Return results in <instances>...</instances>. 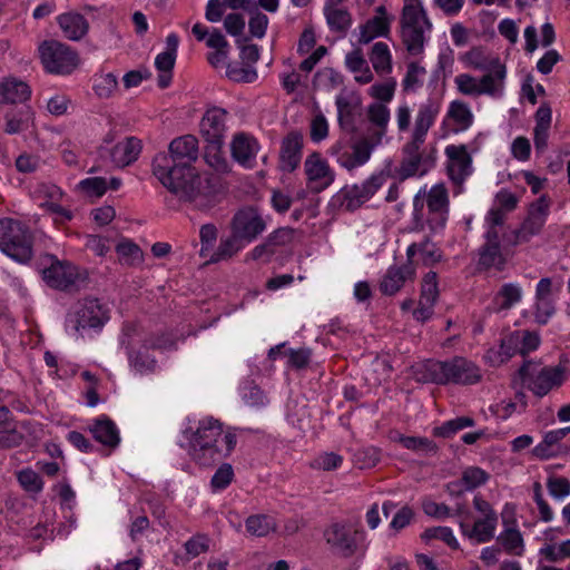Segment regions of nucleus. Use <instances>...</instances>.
<instances>
[{
    "instance_id": "nucleus-60",
    "label": "nucleus",
    "mask_w": 570,
    "mask_h": 570,
    "mask_svg": "<svg viewBox=\"0 0 570 570\" xmlns=\"http://www.w3.org/2000/svg\"><path fill=\"white\" fill-rule=\"evenodd\" d=\"M547 488L549 493L556 499H563L570 494V481L563 476L549 478Z\"/></svg>"
},
{
    "instance_id": "nucleus-30",
    "label": "nucleus",
    "mask_w": 570,
    "mask_h": 570,
    "mask_svg": "<svg viewBox=\"0 0 570 570\" xmlns=\"http://www.w3.org/2000/svg\"><path fill=\"white\" fill-rule=\"evenodd\" d=\"M463 535L476 543H485L494 538L498 518H479L470 527L465 521L459 522Z\"/></svg>"
},
{
    "instance_id": "nucleus-13",
    "label": "nucleus",
    "mask_w": 570,
    "mask_h": 570,
    "mask_svg": "<svg viewBox=\"0 0 570 570\" xmlns=\"http://www.w3.org/2000/svg\"><path fill=\"white\" fill-rule=\"evenodd\" d=\"M41 62L51 73L68 75L78 66V55L58 41H46L40 48Z\"/></svg>"
},
{
    "instance_id": "nucleus-14",
    "label": "nucleus",
    "mask_w": 570,
    "mask_h": 570,
    "mask_svg": "<svg viewBox=\"0 0 570 570\" xmlns=\"http://www.w3.org/2000/svg\"><path fill=\"white\" fill-rule=\"evenodd\" d=\"M50 265L42 269V278L46 284L60 291H77L86 277L78 267L66 261L50 257Z\"/></svg>"
},
{
    "instance_id": "nucleus-24",
    "label": "nucleus",
    "mask_w": 570,
    "mask_h": 570,
    "mask_svg": "<svg viewBox=\"0 0 570 570\" xmlns=\"http://www.w3.org/2000/svg\"><path fill=\"white\" fill-rule=\"evenodd\" d=\"M233 158L244 167H254L257 153L259 150L258 141L246 132H238L234 136L232 144Z\"/></svg>"
},
{
    "instance_id": "nucleus-20",
    "label": "nucleus",
    "mask_w": 570,
    "mask_h": 570,
    "mask_svg": "<svg viewBox=\"0 0 570 570\" xmlns=\"http://www.w3.org/2000/svg\"><path fill=\"white\" fill-rule=\"evenodd\" d=\"M386 180L387 175L381 171L372 175L362 184L346 188L344 193V205L346 209L353 212L360 208L376 194Z\"/></svg>"
},
{
    "instance_id": "nucleus-48",
    "label": "nucleus",
    "mask_w": 570,
    "mask_h": 570,
    "mask_svg": "<svg viewBox=\"0 0 570 570\" xmlns=\"http://www.w3.org/2000/svg\"><path fill=\"white\" fill-rule=\"evenodd\" d=\"M425 541L431 539H440L445 542L451 549H459L460 544L449 527H433L428 528L421 535Z\"/></svg>"
},
{
    "instance_id": "nucleus-56",
    "label": "nucleus",
    "mask_w": 570,
    "mask_h": 570,
    "mask_svg": "<svg viewBox=\"0 0 570 570\" xmlns=\"http://www.w3.org/2000/svg\"><path fill=\"white\" fill-rule=\"evenodd\" d=\"M563 432H560L559 430L549 431L544 434L543 441L539 443L533 452L538 458L546 459L551 455L549 452V449L557 444L559 441L564 439L562 436Z\"/></svg>"
},
{
    "instance_id": "nucleus-8",
    "label": "nucleus",
    "mask_w": 570,
    "mask_h": 570,
    "mask_svg": "<svg viewBox=\"0 0 570 570\" xmlns=\"http://www.w3.org/2000/svg\"><path fill=\"white\" fill-rule=\"evenodd\" d=\"M518 376L521 384L538 397H543L550 391L560 387L567 379L564 367L544 366L533 360L524 361Z\"/></svg>"
},
{
    "instance_id": "nucleus-34",
    "label": "nucleus",
    "mask_w": 570,
    "mask_h": 570,
    "mask_svg": "<svg viewBox=\"0 0 570 570\" xmlns=\"http://www.w3.org/2000/svg\"><path fill=\"white\" fill-rule=\"evenodd\" d=\"M518 205V198L508 190H500L495 196V205L488 212L484 223L485 226L491 225V218L498 215L500 217V228L505 229L504 223L507 214L514 210Z\"/></svg>"
},
{
    "instance_id": "nucleus-11",
    "label": "nucleus",
    "mask_w": 570,
    "mask_h": 570,
    "mask_svg": "<svg viewBox=\"0 0 570 570\" xmlns=\"http://www.w3.org/2000/svg\"><path fill=\"white\" fill-rule=\"evenodd\" d=\"M107 308L97 298H86L75 304L66 318L67 330L82 335L87 328H101L108 321Z\"/></svg>"
},
{
    "instance_id": "nucleus-49",
    "label": "nucleus",
    "mask_w": 570,
    "mask_h": 570,
    "mask_svg": "<svg viewBox=\"0 0 570 570\" xmlns=\"http://www.w3.org/2000/svg\"><path fill=\"white\" fill-rule=\"evenodd\" d=\"M342 463V455L335 452H323L311 462V468L321 471H334L337 470Z\"/></svg>"
},
{
    "instance_id": "nucleus-6",
    "label": "nucleus",
    "mask_w": 570,
    "mask_h": 570,
    "mask_svg": "<svg viewBox=\"0 0 570 570\" xmlns=\"http://www.w3.org/2000/svg\"><path fill=\"white\" fill-rule=\"evenodd\" d=\"M402 42L410 56L424 51L425 32L432 28L420 0H404L400 19Z\"/></svg>"
},
{
    "instance_id": "nucleus-43",
    "label": "nucleus",
    "mask_w": 570,
    "mask_h": 570,
    "mask_svg": "<svg viewBox=\"0 0 570 570\" xmlns=\"http://www.w3.org/2000/svg\"><path fill=\"white\" fill-rule=\"evenodd\" d=\"M474 425V420L469 416H459L453 420H449L433 429V434L440 438H452L459 431L471 428Z\"/></svg>"
},
{
    "instance_id": "nucleus-12",
    "label": "nucleus",
    "mask_w": 570,
    "mask_h": 570,
    "mask_svg": "<svg viewBox=\"0 0 570 570\" xmlns=\"http://www.w3.org/2000/svg\"><path fill=\"white\" fill-rule=\"evenodd\" d=\"M377 146V142L363 135L351 145L343 140L336 141L330 147L328 154L340 166L351 171L365 165Z\"/></svg>"
},
{
    "instance_id": "nucleus-58",
    "label": "nucleus",
    "mask_w": 570,
    "mask_h": 570,
    "mask_svg": "<svg viewBox=\"0 0 570 570\" xmlns=\"http://www.w3.org/2000/svg\"><path fill=\"white\" fill-rule=\"evenodd\" d=\"M24 435L16 428L0 430V450H10L20 446Z\"/></svg>"
},
{
    "instance_id": "nucleus-64",
    "label": "nucleus",
    "mask_w": 570,
    "mask_h": 570,
    "mask_svg": "<svg viewBox=\"0 0 570 570\" xmlns=\"http://www.w3.org/2000/svg\"><path fill=\"white\" fill-rule=\"evenodd\" d=\"M519 342L520 340L518 338L517 331L501 340L500 355L503 357L502 360H509L515 354H520Z\"/></svg>"
},
{
    "instance_id": "nucleus-62",
    "label": "nucleus",
    "mask_w": 570,
    "mask_h": 570,
    "mask_svg": "<svg viewBox=\"0 0 570 570\" xmlns=\"http://www.w3.org/2000/svg\"><path fill=\"white\" fill-rule=\"evenodd\" d=\"M311 139L314 142L324 140L328 135V124L324 115L318 114L314 116L311 121Z\"/></svg>"
},
{
    "instance_id": "nucleus-26",
    "label": "nucleus",
    "mask_w": 570,
    "mask_h": 570,
    "mask_svg": "<svg viewBox=\"0 0 570 570\" xmlns=\"http://www.w3.org/2000/svg\"><path fill=\"white\" fill-rule=\"evenodd\" d=\"M31 97L30 86L16 77L0 79V105L23 104Z\"/></svg>"
},
{
    "instance_id": "nucleus-55",
    "label": "nucleus",
    "mask_w": 570,
    "mask_h": 570,
    "mask_svg": "<svg viewBox=\"0 0 570 570\" xmlns=\"http://www.w3.org/2000/svg\"><path fill=\"white\" fill-rule=\"evenodd\" d=\"M79 187L89 196L101 197L107 191L108 184L102 177H91L81 180Z\"/></svg>"
},
{
    "instance_id": "nucleus-7",
    "label": "nucleus",
    "mask_w": 570,
    "mask_h": 570,
    "mask_svg": "<svg viewBox=\"0 0 570 570\" xmlns=\"http://www.w3.org/2000/svg\"><path fill=\"white\" fill-rule=\"evenodd\" d=\"M323 538L330 550L342 558H351L366 550V532L347 520L330 523L323 532Z\"/></svg>"
},
{
    "instance_id": "nucleus-1",
    "label": "nucleus",
    "mask_w": 570,
    "mask_h": 570,
    "mask_svg": "<svg viewBox=\"0 0 570 570\" xmlns=\"http://www.w3.org/2000/svg\"><path fill=\"white\" fill-rule=\"evenodd\" d=\"M198 156V139L194 135L177 137L170 141L168 153L154 157L153 175L180 202L208 212L219 203V184L217 178L196 171L194 163Z\"/></svg>"
},
{
    "instance_id": "nucleus-57",
    "label": "nucleus",
    "mask_w": 570,
    "mask_h": 570,
    "mask_svg": "<svg viewBox=\"0 0 570 570\" xmlns=\"http://www.w3.org/2000/svg\"><path fill=\"white\" fill-rule=\"evenodd\" d=\"M520 347V355L525 356L535 351L540 345V336L535 332L517 331Z\"/></svg>"
},
{
    "instance_id": "nucleus-42",
    "label": "nucleus",
    "mask_w": 570,
    "mask_h": 570,
    "mask_svg": "<svg viewBox=\"0 0 570 570\" xmlns=\"http://www.w3.org/2000/svg\"><path fill=\"white\" fill-rule=\"evenodd\" d=\"M448 116L459 126L460 130L468 129L473 122V115L469 106L460 100L451 102Z\"/></svg>"
},
{
    "instance_id": "nucleus-50",
    "label": "nucleus",
    "mask_w": 570,
    "mask_h": 570,
    "mask_svg": "<svg viewBox=\"0 0 570 570\" xmlns=\"http://www.w3.org/2000/svg\"><path fill=\"white\" fill-rule=\"evenodd\" d=\"M119 259L124 264L132 265L141 261L142 254L140 248L130 240L120 242L116 247Z\"/></svg>"
},
{
    "instance_id": "nucleus-41",
    "label": "nucleus",
    "mask_w": 570,
    "mask_h": 570,
    "mask_svg": "<svg viewBox=\"0 0 570 570\" xmlns=\"http://www.w3.org/2000/svg\"><path fill=\"white\" fill-rule=\"evenodd\" d=\"M336 108L338 124L343 129H354V114L357 107L347 96L340 95L336 97Z\"/></svg>"
},
{
    "instance_id": "nucleus-23",
    "label": "nucleus",
    "mask_w": 570,
    "mask_h": 570,
    "mask_svg": "<svg viewBox=\"0 0 570 570\" xmlns=\"http://www.w3.org/2000/svg\"><path fill=\"white\" fill-rule=\"evenodd\" d=\"M415 275V267L413 263H404L401 266H390L381 279L380 289L385 295L396 294L404 284L413 279Z\"/></svg>"
},
{
    "instance_id": "nucleus-35",
    "label": "nucleus",
    "mask_w": 570,
    "mask_h": 570,
    "mask_svg": "<svg viewBox=\"0 0 570 570\" xmlns=\"http://www.w3.org/2000/svg\"><path fill=\"white\" fill-rule=\"evenodd\" d=\"M58 23L65 36L73 41L80 40L88 31L86 18L79 13L69 12L58 17Z\"/></svg>"
},
{
    "instance_id": "nucleus-31",
    "label": "nucleus",
    "mask_w": 570,
    "mask_h": 570,
    "mask_svg": "<svg viewBox=\"0 0 570 570\" xmlns=\"http://www.w3.org/2000/svg\"><path fill=\"white\" fill-rule=\"evenodd\" d=\"M390 31V19L384 6L376 8V14L368 19L365 24L360 28L361 43H368L376 37H384Z\"/></svg>"
},
{
    "instance_id": "nucleus-45",
    "label": "nucleus",
    "mask_w": 570,
    "mask_h": 570,
    "mask_svg": "<svg viewBox=\"0 0 570 570\" xmlns=\"http://www.w3.org/2000/svg\"><path fill=\"white\" fill-rule=\"evenodd\" d=\"M218 237V229L214 224H204L199 229L200 249L199 256L206 261L213 253Z\"/></svg>"
},
{
    "instance_id": "nucleus-27",
    "label": "nucleus",
    "mask_w": 570,
    "mask_h": 570,
    "mask_svg": "<svg viewBox=\"0 0 570 570\" xmlns=\"http://www.w3.org/2000/svg\"><path fill=\"white\" fill-rule=\"evenodd\" d=\"M406 257L409 263H422L425 266H431L438 263L442 257L441 249L429 237H423L420 242L412 243L406 249Z\"/></svg>"
},
{
    "instance_id": "nucleus-18",
    "label": "nucleus",
    "mask_w": 570,
    "mask_h": 570,
    "mask_svg": "<svg viewBox=\"0 0 570 570\" xmlns=\"http://www.w3.org/2000/svg\"><path fill=\"white\" fill-rule=\"evenodd\" d=\"M266 228V224L261 215L254 208H244L238 210L232 222L230 230L245 245L255 240Z\"/></svg>"
},
{
    "instance_id": "nucleus-22",
    "label": "nucleus",
    "mask_w": 570,
    "mask_h": 570,
    "mask_svg": "<svg viewBox=\"0 0 570 570\" xmlns=\"http://www.w3.org/2000/svg\"><path fill=\"white\" fill-rule=\"evenodd\" d=\"M465 62L471 68L485 72L483 76H491L494 81L504 85L507 68L498 57L487 55L482 48L475 47L465 53Z\"/></svg>"
},
{
    "instance_id": "nucleus-4",
    "label": "nucleus",
    "mask_w": 570,
    "mask_h": 570,
    "mask_svg": "<svg viewBox=\"0 0 570 570\" xmlns=\"http://www.w3.org/2000/svg\"><path fill=\"white\" fill-rule=\"evenodd\" d=\"M422 380L439 385H473L482 380V371L474 362L454 356L446 361L424 363Z\"/></svg>"
},
{
    "instance_id": "nucleus-40",
    "label": "nucleus",
    "mask_w": 570,
    "mask_h": 570,
    "mask_svg": "<svg viewBox=\"0 0 570 570\" xmlns=\"http://www.w3.org/2000/svg\"><path fill=\"white\" fill-rule=\"evenodd\" d=\"M276 521L267 514H255L246 519V530L256 537H265L276 530Z\"/></svg>"
},
{
    "instance_id": "nucleus-54",
    "label": "nucleus",
    "mask_w": 570,
    "mask_h": 570,
    "mask_svg": "<svg viewBox=\"0 0 570 570\" xmlns=\"http://www.w3.org/2000/svg\"><path fill=\"white\" fill-rule=\"evenodd\" d=\"M488 473L476 466H470L465 469L462 473V482L464 484V489L471 491L482 484H484L488 480Z\"/></svg>"
},
{
    "instance_id": "nucleus-21",
    "label": "nucleus",
    "mask_w": 570,
    "mask_h": 570,
    "mask_svg": "<svg viewBox=\"0 0 570 570\" xmlns=\"http://www.w3.org/2000/svg\"><path fill=\"white\" fill-rule=\"evenodd\" d=\"M458 90L466 96L488 95L491 97H501L504 85L493 80L491 76H482L480 80L469 73H460L454 78Z\"/></svg>"
},
{
    "instance_id": "nucleus-3",
    "label": "nucleus",
    "mask_w": 570,
    "mask_h": 570,
    "mask_svg": "<svg viewBox=\"0 0 570 570\" xmlns=\"http://www.w3.org/2000/svg\"><path fill=\"white\" fill-rule=\"evenodd\" d=\"M441 110L435 99H428L419 106L414 118V126L409 141L402 147L403 158L397 168L402 180L414 176L425 175L434 165L433 159L424 155L422 147L431 127L434 125Z\"/></svg>"
},
{
    "instance_id": "nucleus-9",
    "label": "nucleus",
    "mask_w": 570,
    "mask_h": 570,
    "mask_svg": "<svg viewBox=\"0 0 570 570\" xmlns=\"http://www.w3.org/2000/svg\"><path fill=\"white\" fill-rule=\"evenodd\" d=\"M0 249L19 263L32 256V236L29 228L12 218L0 219Z\"/></svg>"
},
{
    "instance_id": "nucleus-19",
    "label": "nucleus",
    "mask_w": 570,
    "mask_h": 570,
    "mask_svg": "<svg viewBox=\"0 0 570 570\" xmlns=\"http://www.w3.org/2000/svg\"><path fill=\"white\" fill-rule=\"evenodd\" d=\"M307 187L311 191L321 193L335 179V173L318 153L307 156L304 163Z\"/></svg>"
},
{
    "instance_id": "nucleus-32",
    "label": "nucleus",
    "mask_w": 570,
    "mask_h": 570,
    "mask_svg": "<svg viewBox=\"0 0 570 570\" xmlns=\"http://www.w3.org/2000/svg\"><path fill=\"white\" fill-rule=\"evenodd\" d=\"M246 245L232 230L219 238L218 246L206 261V264L227 262L236 256Z\"/></svg>"
},
{
    "instance_id": "nucleus-5",
    "label": "nucleus",
    "mask_w": 570,
    "mask_h": 570,
    "mask_svg": "<svg viewBox=\"0 0 570 570\" xmlns=\"http://www.w3.org/2000/svg\"><path fill=\"white\" fill-rule=\"evenodd\" d=\"M500 217L491 218V225L485 226L483 244L478 249L476 267L479 271L502 272L511 258V238L505 229L500 228Z\"/></svg>"
},
{
    "instance_id": "nucleus-29",
    "label": "nucleus",
    "mask_w": 570,
    "mask_h": 570,
    "mask_svg": "<svg viewBox=\"0 0 570 570\" xmlns=\"http://www.w3.org/2000/svg\"><path fill=\"white\" fill-rule=\"evenodd\" d=\"M88 430L97 442L110 450H115L120 443L117 425L106 415L95 419Z\"/></svg>"
},
{
    "instance_id": "nucleus-63",
    "label": "nucleus",
    "mask_w": 570,
    "mask_h": 570,
    "mask_svg": "<svg viewBox=\"0 0 570 570\" xmlns=\"http://www.w3.org/2000/svg\"><path fill=\"white\" fill-rule=\"evenodd\" d=\"M553 314L554 305L551 298L537 299L534 318L538 324H547Z\"/></svg>"
},
{
    "instance_id": "nucleus-52",
    "label": "nucleus",
    "mask_w": 570,
    "mask_h": 570,
    "mask_svg": "<svg viewBox=\"0 0 570 570\" xmlns=\"http://www.w3.org/2000/svg\"><path fill=\"white\" fill-rule=\"evenodd\" d=\"M426 73L424 67L416 62H411L407 66L406 75L403 79L404 90L415 91L423 83V77Z\"/></svg>"
},
{
    "instance_id": "nucleus-38",
    "label": "nucleus",
    "mask_w": 570,
    "mask_h": 570,
    "mask_svg": "<svg viewBox=\"0 0 570 570\" xmlns=\"http://www.w3.org/2000/svg\"><path fill=\"white\" fill-rule=\"evenodd\" d=\"M522 297V289L518 284L507 283L501 286L495 295L494 302L498 311L510 309L519 303Z\"/></svg>"
},
{
    "instance_id": "nucleus-39",
    "label": "nucleus",
    "mask_w": 570,
    "mask_h": 570,
    "mask_svg": "<svg viewBox=\"0 0 570 570\" xmlns=\"http://www.w3.org/2000/svg\"><path fill=\"white\" fill-rule=\"evenodd\" d=\"M370 61L377 73H389L392 70V57L389 46L384 42H376L372 47Z\"/></svg>"
},
{
    "instance_id": "nucleus-46",
    "label": "nucleus",
    "mask_w": 570,
    "mask_h": 570,
    "mask_svg": "<svg viewBox=\"0 0 570 570\" xmlns=\"http://www.w3.org/2000/svg\"><path fill=\"white\" fill-rule=\"evenodd\" d=\"M324 12L326 16L327 23L332 30L345 31L351 24L350 13L340 8L325 7Z\"/></svg>"
},
{
    "instance_id": "nucleus-61",
    "label": "nucleus",
    "mask_w": 570,
    "mask_h": 570,
    "mask_svg": "<svg viewBox=\"0 0 570 570\" xmlns=\"http://www.w3.org/2000/svg\"><path fill=\"white\" fill-rule=\"evenodd\" d=\"M243 399L249 406H264L268 400L257 385L248 384L244 387Z\"/></svg>"
},
{
    "instance_id": "nucleus-47",
    "label": "nucleus",
    "mask_w": 570,
    "mask_h": 570,
    "mask_svg": "<svg viewBox=\"0 0 570 570\" xmlns=\"http://www.w3.org/2000/svg\"><path fill=\"white\" fill-rule=\"evenodd\" d=\"M17 479L19 484L31 493H40L43 489V481L41 476L30 468L23 469L18 472Z\"/></svg>"
},
{
    "instance_id": "nucleus-17",
    "label": "nucleus",
    "mask_w": 570,
    "mask_h": 570,
    "mask_svg": "<svg viewBox=\"0 0 570 570\" xmlns=\"http://www.w3.org/2000/svg\"><path fill=\"white\" fill-rule=\"evenodd\" d=\"M112 138L108 135L104 145L99 147V156L102 159L109 158L116 167H126L137 160L141 151V142L136 137H127L125 140L109 146Z\"/></svg>"
},
{
    "instance_id": "nucleus-16",
    "label": "nucleus",
    "mask_w": 570,
    "mask_h": 570,
    "mask_svg": "<svg viewBox=\"0 0 570 570\" xmlns=\"http://www.w3.org/2000/svg\"><path fill=\"white\" fill-rule=\"evenodd\" d=\"M226 117L225 109L213 107L206 110L199 122V132L213 151H219L224 145L227 130Z\"/></svg>"
},
{
    "instance_id": "nucleus-10",
    "label": "nucleus",
    "mask_w": 570,
    "mask_h": 570,
    "mask_svg": "<svg viewBox=\"0 0 570 570\" xmlns=\"http://www.w3.org/2000/svg\"><path fill=\"white\" fill-rule=\"evenodd\" d=\"M428 206L426 223L432 232L441 230L448 220L449 195L443 184H436L429 191L420 190L413 200L414 212L417 214Z\"/></svg>"
},
{
    "instance_id": "nucleus-36",
    "label": "nucleus",
    "mask_w": 570,
    "mask_h": 570,
    "mask_svg": "<svg viewBox=\"0 0 570 570\" xmlns=\"http://www.w3.org/2000/svg\"><path fill=\"white\" fill-rule=\"evenodd\" d=\"M544 223L540 220V218H535L531 215L524 219L520 228L511 232V246H517L518 244L528 242L532 236L540 233Z\"/></svg>"
},
{
    "instance_id": "nucleus-53",
    "label": "nucleus",
    "mask_w": 570,
    "mask_h": 570,
    "mask_svg": "<svg viewBox=\"0 0 570 570\" xmlns=\"http://www.w3.org/2000/svg\"><path fill=\"white\" fill-rule=\"evenodd\" d=\"M118 88L117 77L109 72L99 76L95 80V92L100 98H109Z\"/></svg>"
},
{
    "instance_id": "nucleus-59",
    "label": "nucleus",
    "mask_w": 570,
    "mask_h": 570,
    "mask_svg": "<svg viewBox=\"0 0 570 570\" xmlns=\"http://www.w3.org/2000/svg\"><path fill=\"white\" fill-rule=\"evenodd\" d=\"M130 365L140 374L150 373L156 367V360L139 351L129 355Z\"/></svg>"
},
{
    "instance_id": "nucleus-25",
    "label": "nucleus",
    "mask_w": 570,
    "mask_h": 570,
    "mask_svg": "<svg viewBox=\"0 0 570 570\" xmlns=\"http://www.w3.org/2000/svg\"><path fill=\"white\" fill-rule=\"evenodd\" d=\"M390 117V109L384 104H371L366 110V118L371 127L367 129L365 136L381 145L383 137L387 132Z\"/></svg>"
},
{
    "instance_id": "nucleus-33",
    "label": "nucleus",
    "mask_w": 570,
    "mask_h": 570,
    "mask_svg": "<svg viewBox=\"0 0 570 570\" xmlns=\"http://www.w3.org/2000/svg\"><path fill=\"white\" fill-rule=\"evenodd\" d=\"M4 132L16 135L35 126V111L31 107H24L19 110H11L4 115Z\"/></svg>"
},
{
    "instance_id": "nucleus-44",
    "label": "nucleus",
    "mask_w": 570,
    "mask_h": 570,
    "mask_svg": "<svg viewBox=\"0 0 570 570\" xmlns=\"http://www.w3.org/2000/svg\"><path fill=\"white\" fill-rule=\"evenodd\" d=\"M504 550L514 556H521L524 550L523 538L518 529L509 528L505 529L498 537Z\"/></svg>"
},
{
    "instance_id": "nucleus-2",
    "label": "nucleus",
    "mask_w": 570,
    "mask_h": 570,
    "mask_svg": "<svg viewBox=\"0 0 570 570\" xmlns=\"http://www.w3.org/2000/svg\"><path fill=\"white\" fill-rule=\"evenodd\" d=\"M184 436L190 459L200 466H212L227 458L237 443L236 434L224 431L223 424L212 416L198 421L196 428L186 429Z\"/></svg>"
},
{
    "instance_id": "nucleus-15",
    "label": "nucleus",
    "mask_w": 570,
    "mask_h": 570,
    "mask_svg": "<svg viewBox=\"0 0 570 570\" xmlns=\"http://www.w3.org/2000/svg\"><path fill=\"white\" fill-rule=\"evenodd\" d=\"M446 171L454 187V194L463 190V185L473 173L472 157L465 145H449L445 147Z\"/></svg>"
},
{
    "instance_id": "nucleus-28",
    "label": "nucleus",
    "mask_w": 570,
    "mask_h": 570,
    "mask_svg": "<svg viewBox=\"0 0 570 570\" xmlns=\"http://www.w3.org/2000/svg\"><path fill=\"white\" fill-rule=\"evenodd\" d=\"M303 148V135L298 131H291L282 141L281 168L285 171H293L301 163Z\"/></svg>"
},
{
    "instance_id": "nucleus-37",
    "label": "nucleus",
    "mask_w": 570,
    "mask_h": 570,
    "mask_svg": "<svg viewBox=\"0 0 570 570\" xmlns=\"http://www.w3.org/2000/svg\"><path fill=\"white\" fill-rule=\"evenodd\" d=\"M393 440L407 450L423 454H435L439 449L435 442L423 436H405L397 433Z\"/></svg>"
},
{
    "instance_id": "nucleus-51",
    "label": "nucleus",
    "mask_w": 570,
    "mask_h": 570,
    "mask_svg": "<svg viewBox=\"0 0 570 570\" xmlns=\"http://www.w3.org/2000/svg\"><path fill=\"white\" fill-rule=\"evenodd\" d=\"M234 479L233 466L228 463H223L214 473L210 480V487L214 492L225 490Z\"/></svg>"
}]
</instances>
